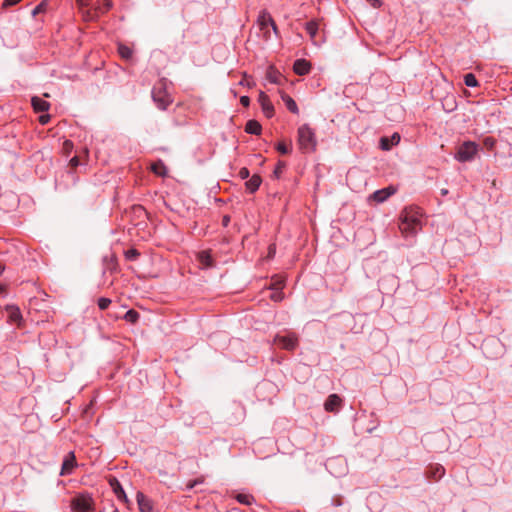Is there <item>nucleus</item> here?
<instances>
[{"mask_svg": "<svg viewBox=\"0 0 512 512\" xmlns=\"http://www.w3.org/2000/svg\"><path fill=\"white\" fill-rule=\"evenodd\" d=\"M258 24L260 26V28L263 30L269 26L272 27L273 31L275 33H277V26L274 22V20L272 19V17L270 16L269 13L267 12H262L259 17H258Z\"/></svg>", "mask_w": 512, "mask_h": 512, "instance_id": "9b49d317", "label": "nucleus"}, {"mask_svg": "<svg viewBox=\"0 0 512 512\" xmlns=\"http://www.w3.org/2000/svg\"><path fill=\"white\" fill-rule=\"evenodd\" d=\"M496 141L492 137H486L483 141V145L488 149L492 150L495 146Z\"/></svg>", "mask_w": 512, "mask_h": 512, "instance_id": "7c9ffc66", "label": "nucleus"}, {"mask_svg": "<svg viewBox=\"0 0 512 512\" xmlns=\"http://www.w3.org/2000/svg\"><path fill=\"white\" fill-rule=\"evenodd\" d=\"M341 398L337 394H331L328 396L324 403V408L328 412L337 411L341 405Z\"/></svg>", "mask_w": 512, "mask_h": 512, "instance_id": "f8f14e48", "label": "nucleus"}, {"mask_svg": "<svg viewBox=\"0 0 512 512\" xmlns=\"http://www.w3.org/2000/svg\"><path fill=\"white\" fill-rule=\"evenodd\" d=\"M138 318H139V314L134 310H129L125 314V319L131 323L136 322L138 320Z\"/></svg>", "mask_w": 512, "mask_h": 512, "instance_id": "c85d7f7f", "label": "nucleus"}, {"mask_svg": "<svg viewBox=\"0 0 512 512\" xmlns=\"http://www.w3.org/2000/svg\"><path fill=\"white\" fill-rule=\"evenodd\" d=\"M112 5H113L112 0H104V8H103L102 12H106L109 9H111Z\"/></svg>", "mask_w": 512, "mask_h": 512, "instance_id": "4c0bfd02", "label": "nucleus"}, {"mask_svg": "<svg viewBox=\"0 0 512 512\" xmlns=\"http://www.w3.org/2000/svg\"><path fill=\"white\" fill-rule=\"evenodd\" d=\"M4 269H5L4 265L0 263V276L4 272Z\"/></svg>", "mask_w": 512, "mask_h": 512, "instance_id": "de8ad7c7", "label": "nucleus"}, {"mask_svg": "<svg viewBox=\"0 0 512 512\" xmlns=\"http://www.w3.org/2000/svg\"><path fill=\"white\" fill-rule=\"evenodd\" d=\"M276 148L281 154H288L290 152L289 147L285 143H278Z\"/></svg>", "mask_w": 512, "mask_h": 512, "instance_id": "473e14b6", "label": "nucleus"}, {"mask_svg": "<svg viewBox=\"0 0 512 512\" xmlns=\"http://www.w3.org/2000/svg\"><path fill=\"white\" fill-rule=\"evenodd\" d=\"M261 184V178L258 175H253L246 183V188L251 192H255Z\"/></svg>", "mask_w": 512, "mask_h": 512, "instance_id": "412c9836", "label": "nucleus"}, {"mask_svg": "<svg viewBox=\"0 0 512 512\" xmlns=\"http://www.w3.org/2000/svg\"><path fill=\"white\" fill-rule=\"evenodd\" d=\"M64 147H65V149H71V148L73 147V144H72V142H71V141L66 140V141L64 142Z\"/></svg>", "mask_w": 512, "mask_h": 512, "instance_id": "c03bdc74", "label": "nucleus"}, {"mask_svg": "<svg viewBox=\"0 0 512 512\" xmlns=\"http://www.w3.org/2000/svg\"><path fill=\"white\" fill-rule=\"evenodd\" d=\"M478 145L473 141L464 142L455 155V159L459 162H468L475 158L478 152Z\"/></svg>", "mask_w": 512, "mask_h": 512, "instance_id": "39448f33", "label": "nucleus"}, {"mask_svg": "<svg viewBox=\"0 0 512 512\" xmlns=\"http://www.w3.org/2000/svg\"><path fill=\"white\" fill-rule=\"evenodd\" d=\"M281 285H282V282H279V283H275L274 284V287L273 289H275L276 291H274L272 294H271V299L275 302H279L283 299V293L279 291V289L281 288Z\"/></svg>", "mask_w": 512, "mask_h": 512, "instance_id": "a878e982", "label": "nucleus"}, {"mask_svg": "<svg viewBox=\"0 0 512 512\" xmlns=\"http://www.w3.org/2000/svg\"><path fill=\"white\" fill-rule=\"evenodd\" d=\"M167 89L165 80L159 81L152 89V98L161 110H165L172 103V97Z\"/></svg>", "mask_w": 512, "mask_h": 512, "instance_id": "20e7f679", "label": "nucleus"}, {"mask_svg": "<svg viewBox=\"0 0 512 512\" xmlns=\"http://www.w3.org/2000/svg\"><path fill=\"white\" fill-rule=\"evenodd\" d=\"M235 498L239 503L244 505H251L254 502V497L250 494L239 493Z\"/></svg>", "mask_w": 512, "mask_h": 512, "instance_id": "b1692460", "label": "nucleus"}, {"mask_svg": "<svg viewBox=\"0 0 512 512\" xmlns=\"http://www.w3.org/2000/svg\"><path fill=\"white\" fill-rule=\"evenodd\" d=\"M136 500L139 507L140 512H152L153 506L152 502L149 498H147L142 492H137Z\"/></svg>", "mask_w": 512, "mask_h": 512, "instance_id": "1a4fd4ad", "label": "nucleus"}, {"mask_svg": "<svg viewBox=\"0 0 512 512\" xmlns=\"http://www.w3.org/2000/svg\"><path fill=\"white\" fill-rule=\"evenodd\" d=\"M118 51L121 57L124 59H129L132 56V50L125 45H119Z\"/></svg>", "mask_w": 512, "mask_h": 512, "instance_id": "cd10ccee", "label": "nucleus"}, {"mask_svg": "<svg viewBox=\"0 0 512 512\" xmlns=\"http://www.w3.org/2000/svg\"><path fill=\"white\" fill-rule=\"evenodd\" d=\"M281 99L283 100V102L285 103L287 109L294 113V114H298L299 113V109H298V106L296 104V102L292 99V97H290L289 95L285 94V93H282L281 94Z\"/></svg>", "mask_w": 512, "mask_h": 512, "instance_id": "a211bd4d", "label": "nucleus"}, {"mask_svg": "<svg viewBox=\"0 0 512 512\" xmlns=\"http://www.w3.org/2000/svg\"><path fill=\"white\" fill-rule=\"evenodd\" d=\"M49 119H50V116L48 114L41 115L39 117V121H40L41 124H47Z\"/></svg>", "mask_w": 512, "mask_h": 512, "instance_id": "ea45409f", "label": "nucleus"}, {"mask_svg": "<svg viewBox=\"0 0 512 512\" xmlns=\"http://www.w3.org/2000/svg\"><path fill=\"white\" fill-rule=\"evenodd\" d=\"M258 102L262 108V111L264 115L267 118H271L274 115V106L272 102L270 101L268 95H266L264 92L259 93Z\"/></svg>", "mask_w": 512, "mask_h": 512, "instance_id": "0eeeda50", "label": "nucleus"}, {"mask_svg": "<svg viewBox=\"0 0 512 512\" xmlns=\"http://www.w3.org/2000/svg\"><path fill=\"white\" fill-rule=\"evenodd\" d=\"M151 169L158 176L163 177V176H166V174H167V168L162 161L153 163L151 166Z\"/></svg>", "mask_w": 512, "mask_h": 512, "instance_id": "4be33fe9", "label": "nucleus"}, {"mask_svg": "<svg viewBox=\"0 0 512 512\" xmlns=\"http://www.w3.org/2000/svg\"><path fill=\"white\" fill-rule=\"evenodd\" d=\"M198 261L201 268H209L213 265L212 257L209 251H202L198 254Z\"/></svg>", "mask_w": 512, "mask_h": 512, "instance_id": "f3484780", "label": "nucleus"}, {"mask_svg": "<svg viewBox=\"0 0 512 512\" xmlns=\"http://www.w3.org/2000/svg\"><path fill=\"white\" fill-rule=\"evenodd\" d=\"M444 473H445L444 468L439 465L436 467L434 475H435V477L440 478L444 475Z\"/></svg>", "mask_w": 512, "mask_h": 512, "instance_id": "f704fd0d", "label": "nucleus"}, {"mask_svg": "<svg viewBox=\"0 0 512 512\" xmlns=\"http://www.w3.org/2000/svg\"><path fill=\"white\" fill-rule=\"evenodd\" d=\"M400 142V135L394 133L391 138L383 137L380 140V147L383 150H389L392 146L397 145Z\"/></svg>", "mask_w": 512, "mask_h": 512, "instance_id": "4468645a", "label": "nucleus"}, {"mask_svg": "<svg viewBox=\"0 0 512 512\" xmlns=\"http://www.w3.org/2000/svg\"><path fill=\"white\" fill-rule=\"evenodd\" d=\"M274 341L278 346L287 350H294L298 344V339L294 334L277 335Z\"/></svg>", "mask_w": 512, "mask_h": 512, "instance_id": "423d86ee", "label": "nucleus"}, {"mask_svg": "<svg viewBox=\"0 0 512 512\" xmlns=\"http://www.w3.org/2000/svg\"><path fill=\"white\" fill-rule=\"evenodd\" d=\"M305 30L310 36L313 43H316V36L319 30V24L315 20H311L305 24Z\"/></svg>", "mask_w": 512, "mask_h": 512, "instance_id": "dca6fc26", "label": "nucleus"}, {"mask_svg": "<svg viewBox=\"0 0 512 512\" xmlns=\"http://www.w3.org/2000/svg\"><path fill=\"white\" fill-rule=\"evenodd\" d=\"M276 253V246L275 244H271L268 248V258H273Z\"/></svg>", "mask_w": 512, "mask_h": 512, "instance_id": "c9c22d12", "label": "nucleus"}, {"mask_svg": "<svg viewBox=\"0 0 512 512\" xmlns=\"http://www.w3.org/2000/svg\"><path fill=\"white\" fill-rule=\"evenodd\" d=\"M70 165L72 167H77L79 165V159L78 157L74 156L73 158H71L70 160Z\"/></svg>", "mask_w": 512, "mask_h": 512, "instance_id": "79ce46f5", "label": "nucleus"}, {"mask_svg": "<svg viewBox=\"0 0 512 512\" xmlns=\"http://www.w3.org/2000/svg\"><path fill=\"white\" fill-rule=\"evenodd\" d=\"M422 213L417 207H407L400 214L399 228L407 237L415 235L421 229Z\"/></svg>", "mask_w": 512, "mask_h": 512, "instance_id": "f257e3e1", "label": "nucleus"}, {"mask_svg": "<svg viewBox=\"0 0 512 512\" xmlns=\"http://www.w3.org/2000/svg\"><path fill=\"white\" fill-rule=\"evenodd\" d=\"M20 0H4L3 1V6H10V5H15L16 3H18Z\"/></svg>", "mask_w": 512, "mask_h": 512, "instance_id": "a19ab883", "label": "nucleus"}, {"mask_svg": "<svg viewBox=\"0 0 512 512\" xmlns=\"http://www.w3.org/2000/svg\"><path fill=\"white\" fill-rule=\"evenodd\" d=\"M239 175L242 179H246L249 177V170L247 168H242L240 171H239Z\"/></svg>", "mask_w": 512, "mask_h": 512, "instance_id": "e433bc0d", "label": "nucleus"}, {"mask_svg": "<svg viewBox=\"0 0 512 512\" xmlns=\"http://www.w3.org/2000/svg\"><path fill=\"white\" fill-rule=\"evenodd\" d=\"M283 167H284V163L283 162H279L278 165H277V168L275 170V174H278Z\"/></svg>", "mask_w": 512, "mask_h": 512, "instance_id": "a18cd8bd", "label": "nucleus"}, {"mask_svg": "<svg viewBox=\"0 0 512 512\" xmlns=\"http://www.w3.org/2000/svg\"><path fill=\"white\" fill-rule=\"evenodd\" d=\"M6 290V286L3 284H0V293H3Z\"/></svg>", "mask_w": 512, "mask_h": 512, "instance_id": "49530a36", "label": "nucleus"}, {"mask_svg": "<svg viewBox=\"0 0 512 512\" xmlns=\"http://www.w3.org/2000/svg\"><path fill=\"white\" fill-rule=\"evenodd\" d=\"M223 225L227 226L230 222V217L228 215H225L222 219Z\"/></svg>", "mask_w": 512, "mask_h": 512, "instance_id": "37998d69", "label": "nucleus"}, {"mask_svg": "<svg viewBox=\"0 0 512 512\" xmlns=\"http://www.w3.org/2000/svg\"><path fill=\"white\" fill-rule=\"evenodd\" d=\"M311 64L305 59H297L294 62L293 70L297 75L303 76L309 73Z\"/></svg>", "mask_w": 512, "mask_h": 512, "instance_id": "ddd939ff", "label": "nucleus"}, {"mask_svg": "<svg viewBox=\"0 0 512 512\" xmlns=\"http://www.w3.org/2000/svg\"><path fill=\"white\" fill-rule=\"evenodd\" d=\"M464 83L468 87H476L478 85V81L472 73H468L464 76Z\"/></svg>", "mask_w": 512, "mask_h": 512, "instance_id": "bb28decb", "label": "nucleus"}, {"mask_svg": "<svg viewBox=\"0 0 512 512\" xmlns=\"http://www.w3.org/2000/svg\"><path fill=\"white\" fill-rule=\"evenodd\" d=\"M370 199H373L377 203H383L388 199V196L386 195L385 191L383 189L375 191L371 196Z\"/></svg>", "mask_w": 512, "mask_h": 512, "instance_id": "393cba45", "label": "nucleus"}, {"mask_svg": "<svg viewBox=\"0 0 512 512\" xmlns=\"http://www.w3.org/2000/svg\"><path fill=\"white\" fill-rule=\"evenodd\" d=\"M7 310L9 312V319L11 322L16 323L21 319V313L17 307L9 306L7 307Z\"/></svg>", "mask_w": 512, "mask_h": 512, "instance_id": "5701e85b", "label": "nucleus"}, {"mask_svg": "<svg viewBox=\"0 0 512 512\" xmlns=\"http://www.w3.org/2000/svg\"><path fill=\"white\" fill-rule=\"evenodd\" d=\"M109 484L118 500L128 503L127 495L120 482L117 479L113 478L109 481Z\"/></svg>", "mask_w": 512, "mask_h": 512, "instance_id": "9d476101", "label": "nucleus"}, {"mask_svg": "<svg viewBox=\"0 0 512 512\" xmlns=\"http://www.w3.org/2000/svg\"><path fill=\"white\" fill-rule=\"evenodd\" d=\"M261 124L256 120H249L246 123L245 131L249 134L259 135L261 133Z\"/></svg>", "mask_w": 512, "mask_h": 512, "instance_id": "6ab92c4d", "label": "nucleus"}, {"mask_svg": "<svg viewBox=\"0 0 512 512\" xmlns=\"http://www.w3.org/2000/svg\"><path fill=\"white\" fill-rule=\"evenodd\" d=\"M240 103H241L243 106H245V107L249 106V104H250V99H249V97H248V96H242V97L240 98Z\"/></svg>", "mask_w": 512, "mask_h": 512, "instance_id": "58836bf2", "label": "nucleus"}, {"mask_svg": "<svg viewBox=\"0 0 512 512\" xmlns=\"http://www.w3.org/2000/svg\"><path fill=\"white\" fill-rule=\"evenodd\" d=\"M125 256L129 260H135L139 256V252L136 249H129L126 251Z\"/></svg>", "mask_w": 512, "mask_h": 512, "instance_id": "2f4dec72", "label": "nucleus"}, {"mask_svg": "<svg viewBox=\"0 0 512 512\" xmlns=\"http://www.w3.org/2000/svg\"><path fill=\"white\" fill-rule=\"evenodd\" d=\"M447 193H448V191H447L446 189H443V190H442V194H443V195H446Z\"/></svg>", "mask_w": 512, "mask_h": 512, "instance_id": "8fccbe9b", "label": "nucleus"}, {"mask_svg": "<svg viewBox=\"0 0 512 512\" xmlns=\"http://www.w3.org/2000/svg\"><path fill=\"white\" fill-rule=\"evenodd\" d=\"M383 190L385 191L388 198L397 192V189L394 186L385 187Z\"/></svg>", "mask_w": 512, "mask_h": 512, "instance_id": "72a5a7b5", "label": "nucleus"}, {"mask_svg": "<svg viewBox=\"0 0 512 512\" xmlns=\"http://www.w3.org/2000/svg\"><path fill=\"white\" fill-rule=\"evenodd\" d=\"M76 467V458L74 452L70 451L64 458L62 467H61V476L69 475L73 472V469Z\"/></svg>", "mask_w": 512, "mask_h": 512, "instance_id": "6e6552de", "label": "nucleus"}, {"mask_svg": "<svg viewBox=\"0 0 512 512\" xmlns=\"http://www.w3.org/2000/svg\"><path fill=\"white\" fill-rule=\"evenodd\" d=\"M266 78L270 83L280 84L282 76L277 70H275L273 67H270L267 70Z\"/></svg>", "mask_w": 512, "mask_h": 512, "instance_id": "aec40b11", "label": "nucleus"}, {"mask_svg": "<svg viewBox=\"0 0 512 512\" xmlns=\"http://www.w3.org/2000/svg\"><path fill=\"white\" fill-rule=\"evenodd\" d=\"M72 512H94L95 501L92 494L88 492H82L76 494L70 503Z\"/></svg>", "mask_w": 512, "mask_h": 512, "instance_id": "f03ea898", "label": "nucleus"}, {"mask_svg": "<svg viewBox=\"0 0 512 512\" xmlns=\"http://www.w3.org/2000/svg\"><path fill=\"white\" fill-rule=\"evenodd\" d=\"M240 84H241V85H247V86H249V85H250V84H249V82H248V81H246V80L241 81V82H240Z\"/></svg>", "mask_w": 512, "mask_h": 512, "instance_id": "09e8293b", "label": "nucleus"}, {"mask_svg": "<svg viewBox=\"0 0 512 512\" xmlns=\"http://www.w3.org/2000/svg\"><path fill=\"white\" fill-rule=\"evenodd\" d=\"M39 12V7H36L35 10H34V14Z\"/></svg>", "mask_w": 512, "mask_h": 512, "instance_id": "3c124183", "label": "nucleus"}, {"mask_svg": "<svg viewBox=\"0 0 512 512\" xmlns=\"http://www.w3.org/2000/svg\"><path fill=\"white\" fill-rule=\"evenodd\" d=\"M31 104L36 112H45L49 109L50 104L40 97H32Z\"/></svg>", "mask_w": 512, "mask_h": 512, "instance_id": "2eb2a0df", "label": "nucleus"}, {"mask_svg": "<svg viewBox=\"0 0 512 512\" xmlns=\"http://www.w3.org/2000/svg\"><path fill=\"white\" fill-rule=\"evenodd\" d=\"M298 143L304 152H312L316 148L315 133L309 125L303 124L298 128Z\"/></svg>", "mask_w": 512, "mask_h": 512, "instance_id": "7ed1b4c3", "label": "nucleus"}, {"mask_svg": "<svg viewBox=\"0 0 512 512\" xmlns=\"http://www.w3.org/2000/svg\"><path fill=\"white\" fill-rule=\"evenodd\" d=\"M110 304H111V300L109 298L102 297V298L98 299V307L101 310L107 309Z\"/></svg>", "mask_w": 512, "mask_h": 512, "instance_id": "c756f323", "label": "nucleus"}]
</instances>
